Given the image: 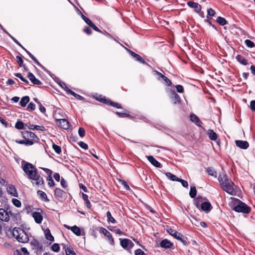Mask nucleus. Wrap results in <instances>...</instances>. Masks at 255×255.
<instances>
[{
  "label": "nucleus",
  "instance_id": "nucleus-39",
  "mask_svg": "<svg viewBox=\"0 0 255 255\" xmlns=\"http://www.w3.org/2000/svg\"><path fill=\"white\" fill-rule=\"evenodd\" d=\"M166 176L170 179L171 180L173 181H177V180L178 179V177L176 176L175 175H173L170 172H166L165 173Z\"/></svg>",
  "mask_w": 255,
  "mask_h": 255
},
{
  "label": "nucleus",
  "instance_id": "nucleus-51",
  "mask_svg": "<svg viewBox=\"0 0 255 255\" xmlns=\"http://www.w3.org/2000/svg\"><path fill=\"white\" fill-rule=\"evenodd\" d=\"M16 58L17 59V63L18 64L19 67H22L23 66V61L21 56L17 55L16 56Z\"/></svg>",
  "mask_w": 255,
  "mask_h": 255
},
{
  "label": "nucleus",
  "instance_id": "nucleus-29",
  "mask_svg": "<svg viewBox=\"0 0 255 255\" xmlns=\"http://www.w3.org/2000/svg\"><path fill=\"white\" fill-rule=\"evenodd\" d=\"M205 199L202 198L201 196L199 195L194 199V205L196 206V208L199 209L201 205V202H202V201Z\"/></svg>",
  "mask_w": 255,
  "mask_h": 255
},
{
  "label": "nucleus",
  "instance_id": "nucleus-48",
  "mask_svg": "<svg viewBox=\"0 0 255 255\" xmlns=\"http://www.w3.org/2000/svg\"><path fill=\"white\" fill-rule=\"evenodd\" d=\"M109 229L111 230L112 232H115L116 234L123 235L124 234V233L121 231L119 229H115L114 227L109 228Z\"/></svg>",
  "mask_w": 255,
  "mask_h": 255
},
{
  "label": "nucleus",
  "instance_id": "nucleus-28",
  "mask_svg": "<svg viewBox=\"0 0 255 255\" xmlns=\"http://www.w3.org/2000/svg\"><path fill=\"white\" fill-rule=\"evenodd\" d=\"M44 234L46 239L51 242H53L54 240V237L51 235L50 231L49 229H46L44 231Z\"/></svg>",
  "mask_w": 255,
  "mask_h": 255
},
{
  "label": "nucleus",
  "instance_id": "nucleus-13",
  "mask_svg": "<svg viewBox=\"0 0 255 255\" xmlns=\"http://www.w3.org/2000/svg\"><path fill=\"white\" fill-rule=\"evenodd\" d=\"M187 5L194 8V11L197 13H199L201 10V6L199 3L191 1H189L187 3Z\"/></svg>",
  "mask_w": 255,
  "mask_h": 255
},
{
  "label": "nucleus",
  "instance_id": "nucleus-61",
  "mask_svg": "<svg viewBox=\"0 0 255 255\" xmlns=\"http://www.w3.org/2000/svg\"><path fill=\"white\" fill-rule=\"evenodd\" d=\"M135 255H146L144 252L141 249H138L134 252Z\"/></svg>",
  "mask_w": 255,
  "mask_h": 255
},
{
  "label": "nucleus",
  "instance_id": "nucleus-9",
  "mask_svg": "<svg viewBox=\"0 0 255 255\" xmlns=\"http://www.w3.org/2000/svg\"><path fill=\"white\" fill-rule=\"evenodd\" d=\"M100 232L102 233L106 237H107L109 240V243L111 245H114L115 242L114 238H113L112 234L108 231H107L105 228L103 227H101Z\"/></svg>",
  "mask_w": 255,
  "mask_h": 255
},
{
  "label": "nucleus",
  "instance_id": "nucleus-50",
  "mask_svg": "<svg viewBox=\"0 0 255 255\" xmlns=\"http://www.w3.org/2000/svg\"><path fill=\"white\" fill-rule=\"evenodd\" d=\"M63 85L65 86V87L66 88V89H65V91H66V92L67 93V94H70V95H72L73 96H74V97H75L76 96V95H77V93H76L75 92H73L72 90H70V89H69L66 84L65 83H63Z\"/></svg>",
  "mask_w": 255,
  "mask_h": 255
},
{
  "label": "nucleus",
  "instance_id": "nucleus-15",
  "mask_svg": "<svg viewBox=\"0 0 255 255\" xmlns=\"http://www.w3.org/2000/svg\"><path fill=\"white\" fill-rule=\"evenodd\" d=\"M218 179L222 186L225 185L226 184H228L230 183H232V181L230 178H228L226 174H224L223 177L220 176Z\"/></svg>",
  "mask_w": 255,
  "mask_h": 255
},
{
  "label": "nucleus",
  "instance_id": "nucleus-5",
  "mask_svg": "<svg viewBox=\"0 0 255 255\" xmlns=\"http://www.w3.org/2000/svg\"><path fill=\"white\" fill-rule=\"evenodd\" d=\"M22 137L25 140H29L33 141V144L38 142L39 140L37 136L33 132L24 130L21 131Z\"/></svg>",
  "mask_w": 255,
  "mask_h": 255
},
{
  "label": "nucleus",
  "instance_id": "nucleus-42",
  "mask_svg": "<svg viewBox=\"0 0 255 255\" xmlns=\"http://www.w3.org/2000/svg\"><path fill=\"white\" fill-rule=\"evenodd\" d=\"M52 148L56 153H57V154L61 153V148L60 146L56 145L55 143H53Z\"/></svg>",
  "mask_w": 255,
  "mask_h": 255
},
{
  "label": "nucleus",
  "instance_id": "nucleus-16",
  "mask_svg": "<svg viewBox=\"0 0 255 255\" xmlns=\"http://www.w3.org/2000/svg\"><path fill=\"white\" fill-rule=\"evenodd\" d=\"M0 220L4 222H8L9 220L8 212L2 208L0 209Z\"/></svg>",
  "mask_w": 255,
  "mask_h": 255
},
{
  "label": "nucleus",
  "instance_id": "nucleus-38",
  "mask_svg": "<svg viewBox=\"0 0 255 255\" xmlns=\"http://www.w3.org/2000/svg\"><path fill=\"white\" fill-rule=\"evenodd\" d=\"M197 194V190L195 186H191L189 192V195L191 198H194Z\"/></svg>",
  "mask_w": 255,
  "mask_h": 255
},
{
  "label": "nucleus",
  "instance_id": "nucleus-25",
  "mask_svg": "<svg viewBox=\"0 0 255 255\" xmlns=\"http://www.w3.org/2000/svg\"><path fill=\"white\" fill-rule=\"evenodd\" d=\"M37 194L39 196L40 198L42 200H43L45 202H48L49 201V200L47 198L46 194L44 192H43L41 190H38L37 192Z\"/></svg>",
  "mask_w": 255,
  "mask_h": 255
},
{
  "label": "nucleus",
  "instance_id": "nucleus-53",
  "mask_svg": "<svg viewBox=\"0 0 255 255\" xmlns=\"http://www.w3.org/2000/svg\"><path fill=\"white\" fill-rule=\"evenodd\" d=\"M81 17L83 20L90 26L93 22L88 18L86 17L83 14L81 13Z\"/></svg>",
  "mask_w": 255,
  "mask_h": 255
},
{
  "label": "nucleus",
  "instance_id": "nucleus-12",
  "mask_svg": "<svg viewBox=\"0 0 255 255\" xmlns=\"http://www.w3.org/2000/svg\"><path fill=\"white\" fill-rule=\"evenodd\" d=\"M235 143L237 146L243 149H246L249 146V142L245 140H236Z\"/></svg>",
  "mask_w": 255,
  "mask_h": 255
},
{
  "label": "nucleus",
  "instance_id": "nucleus-40",
  "mask_svg": "<svg viewBox=\"0 0 255 255\" xmlns=\"http://www.w3.org/2000/svg\"><path fill=\"white\" fill-rule=\"evenodd\" d=\"M207 172L209 175L216 176L217 172L213 167H208Z\"/></svg>",
  "mask_w": 255,
  "mask_h": 255
},
{
  "label": "nucleus",
  "instance_id": "nucleus-62",
  "mask_svg": "<svg viewBox=\"0 0 255 255\" xmlns=\"http://www.w3.org/2000/svg\"><path fill=\"white\" fill-rule=\"evenodd\" d=\"M90 27L93 28L96 31H97L100 33H102V31L97 27L93 23H92L90 26Z\"/></svg>",
  "mask_w": 255,
  "mask_h": 255
},
{
  "label": "nucleus",
  "instance_id": "nucleus-60",
  "mask_svg": "<svg viewBox=\"0 0 255 255\" xmlns=\"http://www.w3.org/2000/svg\"><path fill=\"white\" fill-rule=\"evenodd\" d=\"M40 169H42L43 171L45 172V173L47 174L48 176L52 175V171L48 168H44V167H39Z\"/></svg>",
  "mask_w": 255,
  "mask_h": 255
},
{
  "label": "nucleus",
  "instance_id": "nucleus-30",
  "mask_svg": "<svg viewBox=\"0 0 255 255\" xmlns=\"http://www.w3.org/2000/svg\"><path fill=\"white\" fill-rule=\"evenodd\" d=\"M30 100L29 97L27 96H25L23 97L20 101V105L22 107H25L27 104L29 102Z\"/></svg>",
  "mask_w": 255,
  "mask_h": 255
},
{
  "label": "nucleus",
  "instance_id": "nucleus-59",
  "mask_svg": "<svg viewBox=\"0 0 255 255\" xmlns=\"http://www.w3.org/2000/svg\"><path fill=\"white\" fill-rule=\"evenodd\" d=\"M78 145L82 148L84 149H87L88 148V145L83 141H80L78 142Z\"/></svg>",
  "mask_w": 255,
  "mask_h": 255
},
{
  "label": "nucleus",
  "instance_id": "nucleus-64",
  "mask_svg": "<svg viewBox=\"0 0 255 255\" xmlns=\"http://www.w3.org/2000/svg\"><path fill=\"white\" fill-rule=\"evenodd\" d=\"M250 108L253 112H255V100H252L251 102Z\"/></svg>",
  "mask_w": 255,
  "mask_h": 255
},
{
  "label": "nucleus",
  "instance_id": "nucleus-8",
  "mask_svg": "<svg viewBox=\"0 0 255 255\" xmlns=\"http://www.w3.org/2000/svg\"><path fill=\"white\" fill-rule=\"evenodd\" d=\"M30 245L32 247V249L35 250L37 252H41L43 250V246L35 239H33L31 241Z\"/></svg>",
  "mask_w": 255,
  "mask_h": 255
},
{
  "label": "nucleus",
  "instance_id": "nucleus-3",
  "mask_svg": "<svg viewBox=\"0 0 255 255\" xmlns=\"http://www.w3.org/2000/svg\"><path fill=\"white\" fill-rule=\"evenodd\" d=\"M238 204L234 207L233 210L239 213L249 214L251 211V208L246 203L238 199H236Z\"/></svg>",
  "mask_w": 255,
  "mask_h": 255
},
{
  "label": "nucleus",
  "instance_id": "nucleus-24",
  "mask_svg": "<svg viewBox=\"0 0 255 255\" xmlns=\"http://www.w3.org/2000/svg\"><path fill=\"white\" fill-rule=\"evenodd\" d=\"M236 58L240 63L243 65H247L248 64L247 60L242 55H237Z\"/></svg>",
  "mask_w": 255,
  "mask_h": 255
},
{
  "label": "nucleus",
  "instance_id": "nucleus-49",
  "mask_svg": "<svg viewBox=\"0 0 255 255\" xmlns=\"http://www.w3.org/2000/svg\"><path fill=\"white\" fill-rule=\"evenodd\" d=\"M63 85L65 86V87L66 88V89H65V91H66V92L67 93V94H70V95H72L73 96H74V97H75L76 96V95H77V93H76L75 92H73L72 90H70V89H69L66 84L65 83H63Z\"/></svg>",
  "mask_w": 255,
  "mask_h": 255
},
{
  "label": "nucleus",
  "instance_id": "nucleus-46",
  "mask_svg": "<svg viewBox=\"0 0 255 255\" xmlns=\"http://www.w3.org/2000/svg\"><path fill=\"white\" fill-rule=\"evenodd\" d=\"M216 14L215 11L212 8H209L207 9V16L208 18L209 16H214Z\"/></svg>",
  "mask_w": 255,
  "mask_h": 255
},
{
  "label": "nucleus",
  "instance_id": "nucleus-52",
  "mask_svg": "<svg viewBox=\"0 0 255 255\" xmlns=\"http://www.w3.org/2000/svg\"><path fill=\"white\" fill-rule=\"evenodd\" d=\"M134 58L136 61H138L141 63L146 64L145 61L139 55L137 54L135 55Z\"/></svg>",
  "mask_w": 255,
  "mask_h": 255
},
{
  "label": "nucleus",
  "instance_id": "nucleus-1",
  "mask_svg": "<svg viewBox=\"0 0 255 255\" xmlns=\"http://www.w3.org/2000/svg\"><path fill=\"white\" fill-rule=\"evenodd\" d=\"M22 167L24 172L31 180L33 185L40 186L44 185V181L37 169L31 163L25 161L21 162Z\"/></svg>",
  "mask_w": 255,
  "mask_h": 255
},
{
  "label": "nucleus",
  "instance_id": "nucleus-45",
  "mask_svg": "<svg viewBox=\"0 0 255 255\" xmlns=\"http://www.w3.org/2000/svg\"><path fill=\"white\" fill-rule=\"evenodd\" d=\"M246 46L249 48H253L255 46V43L249 39H246L245 41Z\"/></svg>",
  "mask_w": 255,
  "mask_h": 255
},
{
  "label": "nucleus",
  "instance_id": "nucleus-20",
  "mask_svg": "<svg viewBox=\"0 0 255 255\" xmlns=\"http://www.w3.org/2000/svg\"><path fill=\"white\" fill-rule=\"evenodd\" d=\"M27 77L34 85H39L42 84V82L36 78L34 75L31 72L28 73Z\"/></svg>",
  "mask_w": 255,
  "mask_h": 255
},
{
  "label": "nucleus",
  "instance_id": "nucleus-47",
  "mask_svg": "<svg viewBox=\"0 0 255 255\" xmlns=\"http://www.w3.org/2000/svg\"><path fill=\"white\" fill-rule=\"evenodd\" d=\"M109 105H110L112 107L117 108V109H122V107L121 104L118 103H115L113 102L110 100V103L109 104Z\"/></svg>",
  "mask_w": 255,
  "mask_h": 255
},
{
  "label": "nucleus",
  "instance_id": "nucleus-54",
  "mask_svg": "<svg viewBox=\"0 0 255 255\" xmlns=\"http://www.w3.org/2000/svg\"><path fill=\"white\" fill-rule=\"evenodd\" d=\"M51 249L53 251L58 252L60 250V247L59 244L54 243L51 247Z\"/></svg>",
  "mask_w": 255,
  "mask_h": 255
},
{
  "label": "nucleus",
  "instance_id": "nucleus-57",
  "mask_svg": "<svg viewBox=\"0 0 255 255\" xmlns=\"http://www.w3.org/2000/svg\"><path fill=\"white\" fill-rule=\"evenodd\" d=\"M177 181L180 182L184 187H187L188 186V182L183 179L179 178Z\"/></svg>",
  "mask_w": 255,
  "mask_h": 255
},
{
  "label": "nucleus",
  "instance_id": "nucleus-4",
  "mask_svg": "<svg viewBox=\"0 0 255 255\" xmlns=\"http://www.w3.org/2000/svg\"><path fill=\"white\" fill-rule=\"evenodd\" d=\"M167 231L170 235L174 237V238L182 243L184 245L188 246L189 245V243L187 241V238L184 237L181 234L176 230L170 228Z\"/></svg>",
  "mask_w": 255,
  "mask_h": 255
},
{
  "label": "nucleus",
  "instance_id": "nucleus-44",
  "mask_svg": "<svg viewBox=\"0 0 255 255\" xmlns=\"http://www.w3.org/2000/svg\"><path fill=\"white\" fill-rule=\"evenodd\" d=\"M107 217L108 218V221L112 223H116V220L112 217L111 213L110 211L107 212Z\"/></svg>",
  "mask_w": 255,
  "mask_h": 255
},
{
  "label": "nucleus",
  "instance_id": "nucleus-10",
  "mask_svg": "<svg viewBox=\"0 0 255 255\" xmlns=\"http://www.w3.org/2000/svg\"><path fill=\"white\" fill-rule=\"evenodd\" d=\"M201 210L208 213L212 209L213 207L211 203L208 201L202 202L200 205Z\"/></svg>",
  "mask_w": 255,
  "mask_h": 255
},
{
  "label": "nucleus",
  "instance_id": "nucleus-6",
  "mask_svg": "<svg viewBox=\"0 0 255 255\" xmlns=\"http://www.w3.org/2000/svg\"><path fill=\"white\" fill-rule=\"evenodd\" d=\"M222 187L225 191L231 195H236L237 193L236 190L237 187L235 186L233 181H232V183H230L228 184H226L225 185H223Z\"/></svg>",
  "mask_w": 255,
  "mask_h": 255
},
{
  "label": "nucleus",
  "instance_id": "nucleus-21",
  "mask_svg": "<svg viewBox=\"0 0 255 255\" xmlns=\"http://www.w3.org/2000/svg\"><path fill=\"white\" fill-rule=\"evenodd\" d=\"M160 246L161 247L164 249H170L173 247V244L169 240L165 239L161 241Z\"/></svg>",
  "mask_w": 255,
  "mask_h": 255
},
{
  "label": "nucleus",
  "instance_id": "nucleus-58",
  "mask_svg": "<svg viewBox=\"0 0 255 255\" xmlns=\"http://www.w3.org/2000/svg\"><path fill=\"white\" fill-rule=\"evenodd\" d=\"M177 91L179 93L184 92V88L182 85H177L175 86Z\"/></svg>",
  "mask_w": 255,
  "mask_h": 255
},
{
  "label": "nucleus",
  "instance_id": "nucleus-34",
  "mask_svg": "<svg viewBox=\"0 0 255 255\" xmlns=\"http://www.w3.org/2000/svg\"><path fill=\"white\" fill-rule=\"evenodd\" d=\"M70 230L72 231L73 233H74L76 235L78 236H80L81 235V232L80 229L75 225L70 228Z\"/></svg>",
  "mask_w": 255,
  "mask_h": 255
},
{
  "label": "nucleus",
  "instance_id": "nucleus-18",
  "mask_svg": "<svg viewBox=\"0 0 255 255\" xmlns=\"http://www.w3.org/2000/svg\"><path fill=\"white\" fill-rule=\"evenodd\" d=\"M170 98L174 104H179L181 103L179 96L174 91H171Z\"/></svg>",
  "mask_w": 255,
  "mask_h": 255
},
{
  "label": "nucleus",
  "instance_id": "nucleus-14",
  "mask_svg": "<svg viewBox=\"0 0 255 255\" xmlns=\"http://www.w3.org/2000/svg\"><path fill=\"white\" fill-rule=\"evenodd\" d=\"M190 120L194 123L197 126L202 127V122L200 119L194 114H191L190 116Z\"/></svg>",
  "mask_w": 255,
  "mask_h": 255
},
{
  "label": "nucleus",
  "instance_id": "nucleus-56",
  "mask_svg": "<svg viewBox=\"0 0 255 255\" xmlns=\"http://www.w3.org/2000/svg\"><path fill=\"white\" fill-rule=\"evenodd\" d=\"M85 130L83 128H79L78 129V134L79 136L81 137H84L85 135Z\"/></svg>",
  "mask_w": 255,
  "mask_h": 255
},
{
  "label": "nucleus",
  "instance_id": "nucleus-63",
  "mask_svg": "<svg viewBox=\"0 0 255 255\" xmlns=\"http://www.w3.org/2000/svg\"><path fill=\"white\" fill-rule=\"evenodd\" d=\"M27 109V110L30 109L31 111L34 110L35 109V105L32 102H30L28 104Z\"/></svg>",
  "mask_w": 255,
  "mask_h": 255
},
{
  "label": "nucleus",
  "instance_id": "nucleus-19",
  "mask_svg": "<svg viewBox=\"0 0 255 255\" xmlns=\"http://www.w3.org/2000/svg\"><path fill=\"white\" fill-rule=\"evenodd\" d=\"M21 48H22L23 49H24L25 51V52L27 53V54L29 55V56L34 61V62L37 65H38L39 67H40L43 70H44L45 71H47L46 69L38 62V61L37 60V59L30 52H29L28 50H27L23 46H22V47Z\"/></svg>",
  "mask_w": 255,
  "mask_h": 255
},
{
  "label": "nucleus",
  "instance_id": "nucleus-2",
  "mask_svg": "<svg viewBox=\"0 0 255 255\" xmlns=\"http://www.w3.org/2000/svg\"><path fill=\"white\" fill-rule=\"evenodd\" d=\"M12 233L13 236L20 243H26L29 240L28 235L26 232L20 228H14Z\"/></svg>",
  "mask_w": 255,
  "mask_h": 255
},
{
  "label": "nucleus",
  "instance_id": "nucleus-43",
  "mask_svg": "<svg viewBox=\"0 0 255 255\" xmlns=\"http://www.w3.org/2000/svg\"><path fill=\"white\" fill-rule=\"evenodd\" d=\"M47 180L48 181V185L50 187H53L55 185V182L52 179V175H49L47 177Z\"/></svg>",
  "mask_w": 255,
  "mask_h": 255
},
{
  "label": "nucleus",
  "instance_id": "nucleus-22",
  "mask_svg": "<svg viewBox=\"0 0 255 255\" xmlns=\"http://www.w3.org/2000/svg\"><path fill=\"white\" fill-rule=\"evenodd\" d=\"M32 215L36 223L40 224L42 222L43 217L40 212H34L32 213Z\"/></svg>",
  "mask_w": 255,
  "mask_h": 255
},
{
  "label": "nucleus",
  "instance_id": "nucleus-27",
  "mask_svg": "<svg viewBox=\"0 0 255 255\" xmlns=\"http://www.w3.org/2000/svg\"><path fill=\"white\" fill-rule=\"evenodd\" d=\"M208 135L209 138L212 140H216L217 139L218 135L213 129L208 130Z\"/></svg>",
  "mask_w": 255,
  "mask_h": 255
},
{
  "label": "nucleus",
  "instance_id": "nucleus-35",
  "mask_svg": "<svg viewBox=\"0 0 255 255\" xmlns=\"http://www.w3.org/2000/svg\"><path fill=\"white\" fill-rule=\"evenodd\" d=\"M116 114L120 118H128L130 119H132L133 117L130 115L128 114L125 113H122L119 112H116Z\"/></svg>",
  "mask_w": 255,
  "mask_h": 255
},
{
  "label": "nucleus",
  "instance_id": "nucleus-7",
  "mask_svg": "<svg viewBox=\"0 0 255 255\" xmlns=\"http://www.w3.org/2000/svg\"><path fill=\"white\" fill-rule=\"evenodd\" d=\"M120 241L121 246L125 249H130L134 246V244L129 239H124L122 240L120 239Z\"/></svg>",
  "mask_w": 255,
  "mask_h": 255
},
{
  "label": "nucleus",
  "instance_id": "nucleus-11",
  "mask_svg": "<svg viewBox=\"0 0 255 255\" xmlns=\"http://www.w3.org/2000/svg\"><path fill=\"white\" fill-rule=\"evenodd\" d=\"M56 123L59 127L63 129H67L69 128V123L66 119L56 120Z\"/></svg>",
  "mask_w": 255,
  "mask_h": 255
},
{
  "label": "nucleus",
  "instance_id": "nucleus-37",
  "mask_svg": "<svg viewBox=\"0 0 255 255\" xmlns=\"http://www.w3.org/2000/svg\"><path fill=\"white\" fill-rule=\"evenodd\" d=\"M63 191L60 189V188H56L54 191V195L56 197L61 198L63 195Z\"/></svg>",
  "mask_w": 255,
  "mask_h": 255
},
{
  "label": "nucleus",
  "instance_id": "nucleus-33",
  "mask_svg": "<svg viewBox=\"0 0 255 255\" xmlns=\"http://www.w3.org/2000/svg\"><path fill=\"white\" fill-rule=\"evenodd\" d=\"M8 192L12 196L14 197L17 196V193L15 188L13 185L8 186L7 188Z\"/></svg>",
  "mask_w": 255,
  "mask_h": 255
},
{
  "label": "nucleus",
  "instance_id": "nucleus-23",
  "mask_svg": "<svg viewBox=\"0 0 255 255\" xmlns=\"http://www.w3.org/2000/svg\"><path fill=\"white\" fill-rule=\"evenodd\" d=\"M63 249L65 250L66 255H76L73 248L70 245H65Z\"/></svg>",
  "mask_w": 255,
  "mask_h": 255
},
{
  "label": "nucleus",
  "instance_id": "nucleus-26",
  "mask_svg": "<svg viewBox=\"0 0 255 255\" xmlns=\"http://www.w3.org/2000/svg\"><path fill=\"white\" fill-rule=\"evenodd\" d=\"M15 142L20 144H24L26 146H29L32 145L33 144V141L29 140H25L24 139L23 140H15Z\"/></svg>",
  "mask_w": 255,
  "mask_h": 255
},
{
  "label": "nucleus",
  "instance_id": "nucleus-17",
  "mask_svg": "<svg viewBox=\"0 0 255 255\" xmlns=\"http://www.w3.org/2000/svg\"><path fill=\"white\" fill-rule=\"evenodd\" d=\"M146 157L148 160L154 166L158 168H161L162 167L161 163L159 162L157 160H156L155 158L153 156L149 155L147 156Z\"/></svg>",
  "mask_w": 255,
  "mask_h": 255
},
{
  "label": "nucleus",
  "instance_id": "nucleus-41",
  "mask_svg": "<svg viewBox=\"0 0 255 255\" xmlns=\"http://www.w3.org/2000/svg\"><path fill=\"white\" fill-rule=\"evenodd\" d=\"M24 123L21 121H17L15 125V128L18 129H24Z\"/></svg>",
  "mask_w": 255,
  "mask_h": 255
},
{
  "label": "nucleus",
  "instance_id": "nucleus-36",
  "mask_svg": "<svg viewBox=\"0 0 255 255\" xmlns=\"http://www.w3.org/2000/svg\"><path fill=\"white\" fill-rule=\"evenodd\" d=\"M216 21L220 25L222 26H224L228 23V21L224 17L221 16H218L217 18Z\"/></svg>",
  "mask_w": 255,
  "mask_h": 255
},
{
  "label": "nucleus",
  "instance_id": "nucleus-32",
  "mask_svg": "<svg viewBox=\"0 0 255 255\" xmlns=\"http://www.w3.org/2000/svg\"><path fill=\"white\" fill-rule=\"evenodd\" d=\"M96 100L102 103L109 105L110 101V99L106 98L105 97H103L102 95H100L99 97L96 98Z\"/></svg>",
  "mask_w": 255,
  "mask_h": 255
},
{
  "label": "nucleus",
  "instance_id": "nucleus-55",
  "mask_svg": "<svg viewBox=\"0 0 255 255\" xmlns=\"http://www.w3.org/2000/svg\"><path fill=\"white\" fill-rule=\"evenodd\" d=\"M12 202L13 205L17 207H20L21 205V202L17 199H12Z\"/></svg>",
  "mask_w": 255,
  "mask_h": 255
},
{
  "label": "nucleus",
  "instance_id": "nucleus-31",
  "mask_svg": "<svg viewBox=\"0 0 255 255\" xmlns=\"http://www.w3.org/2000/svg\"><path fill=\"white\" fill-rule=\"evenodd\" d=\"M27 127L29 129L32 130L36 129L38 130L44 131L45 129L44 127L38 125H29V126H27Z\"/></svg>",
  "mask_w": 255,
  "mask_h": 255
}]
</instances>
